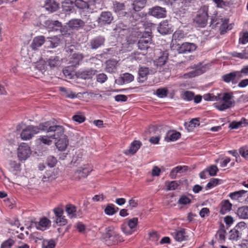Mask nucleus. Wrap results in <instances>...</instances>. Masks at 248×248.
Wrapping results in <instances>:
<instances>
[{
    "label": "nucleus",
    "instance_id": "5",
    "mask_svg": "<svg viewBox=\"0 0 248 248\" xmlns=\"http://www.w3.org/2000/svg\"><path fill=\"white\" fill-rule=\"evenodd\" d=\"M138 224V218L133 217L128 220L127 223H124L121 226L122 232L126 235L132 234L135 231Z\"/></svg>",
    "mask_w": 248,
    "mask_h": 248
},
{
    "label": "nucleus",
    "instance_id": "42",
    "mask_svg": "<svg viewBox=\"0 0 248 248\" xmlns=\"http://www.w3.org/2000/svg\"><path fill=\"white\" fill-rule=\"evenodd\" d=\"M57 178L56 174L51 170H48L46 172L45 175L43 177V181L44 182L52 181Z\"/></svg>",
    "mask_w": 248,
    "mask_h": 248
},
{
    "label": "nucleus",
    "instance_id": "50",
    "mask_svg": "<svg viewBox=\"0 0 248 248\" xmlns=\"http://www.w3.org/2000/svg\"><path fill=\"white\" fill-rule=\"evenodd\" d=\"M237 71L240 79L244 77L248 76V64L243 65L240 70Z\"/></svg>",
    "mask_w": 248,
    "mask_h": 248
},
{
    "label": "nucleus",
    "instance_id": "55",
    "mask_svg": "<svg viewBox=\"0 0 248 248\" xmlns=\"http://www.w3.org/2000/svg\"><path fill=\"white\" fill-rule=\"evenodd\" d=\"M55 222L59 226H64L67 224V220L65 217L62 215L58 218H55Z\"/></svg>",
    "mask_w": 248,
    "mask_h": 248
},
{
    "label": "nucleus",
    "instance_id": "31",
    "mask_svg": "<svg viewBox=\"0 0 248 248\" xmlns=\"http://www.w3.org/2000/svg\"><path fill=\"white\" fill-rule=\"evenodd\" d=\"M232 204L230 202L229 200H224L221 203L220 213L222 215H224L229 212L232 209Z\"/></svg>",
    "mask_w": 248,
    "mask_h": 248
},
{
    "label": "nucleus",
    "instance_id": "25",
    "mask_svg": "<svg viewBox=\"0 0 248 248\" xmlns=\"http://www.w3.org/2000/svg\"><path fill=\"white\" fill-rule=\"evenodd\" d=\"M45 37L43 36H39L34 38L31 44V47L33 50L38 49L45 43Z\"/></svg>",
    "mask_w": 248,
    "mask_h": 248
},
{
    "label": "nucleus",
    "instance_id": "19",
    "mask_svg": "<svg viewBox=\"0 0 248 248\" xmlns=\"http://www.w3.org/2000/svg\"><path fill=\"white\" fill-rule=\"evenodd\" d=\"M171 234L175 240L178 242L184 241L187 238L185 229L182 228L173 230Z\"/></svg>",
    "mask_w": 248,
    "mask_h": 248
},
{
    "label": "nucleus",
    "instance_id": "28",
    "mask_svg": "<svg viewBox=\"0 0 248 248\" xmlns=\"http://www.w3.org/2000/svg\"><path fill=\"white\" fill-rule=\"evenodd\" d=\"M124 3L118 2H115L113 3V10L117 13L120 17L124 16L126 12H124Z\"/></svg>",
    "mask_w": 248,
    "mask_h": 248
},
{
    "label": "nucleus",
    "instance_id": "9",
    "mask_svg": "<svg viewBox=\"0 0 248 248\" xmlns=\"http://www.w3.org/2000/svg\"><path fill=\"white\" fill-rule=\"evenodd\" d=\"M228 20L225 19L217 17V16L212 17L211 18L210 26L212 28L220 26L221 33L225 31L227 29Z\"/></svg>",
    "mask_w": 248,
    "mask_h": 248
},
{
    "label": "nucleus",
    "instance_id": "20",
    "mask_svg": "<svg viewBox=\"0 0 248 248\" xmlns=\"http://www.w3.org/2000/svg\"><path fill=\"white\" fill-rule=\"evenodd\" d=\"M141 145V143L140 141L134 140L131 143L129 148L124 151V153L127 155H133L140 149Z\"/></svg>",
    "mask_w": 248,
    "mask_h": 248
},
{
    "label": "nucleus",
    "instance_id": "48",
    "mask_svg": "<svg viewBox=\"0 0 248 248\" xmlns=\"http://www.w3.org/2000/svg\"><path fill=\"white\" fill-rule=\"evenodd\" d=\"M149 74V69L147 67H141L139 70V78L140 79L141 78H143L142 80L143 81L144 79H145L146 77Z\"/></svg>",
    "mask_w": 248,
    "mask_h": 248
},
{
    "label": "nucleus",
    "instance_id": "2",
    "mask_svg": "<svg viewBox=\"0 0 248 248\" xmlns=\"http://www.w3.org/2000/svg\"><path fill=\"white\" fill-rule=\"evenodd\" d=\"M71 162L73 165L78 167L73 175L75 179L87 177L93 170L92 166L84 161L83 153L80 150L76 152Z\"/></svg>",
    "mask_w": 248,
    "mask_h": 248
},
{
    "label": "nucleus",
    "instance_id": "56",
    "mask_svg": "<svg viewBox=\"0 0 248 248\" xmlns=\"http://www.w3.org/2000/svg\"><path fill=\"white\" fill-rule=\"evenodd\" d=\"M122 75L125 83L131 82L133 81L134 79V76L128 73H124Z\"/></svg>",
    "mask_w": 248,
    "mask_h": 248
},
{
    "label": "nucleus",
    "instance_id": "11",
    "mask_svg": "<svg viewBox=\"0 0 248 248\" xmlns=\"http://www.w3.org/2000/svg\"><path fill=\"white\" fill-rule=\"evenodd\" d=\"M245 223L240 222L230 232V239L237 240L241 238L242 235V228H245Z\"/></svg>",
    "mask_w": 248,
    "mask_h": 248
},
{
    "label": "nucleus",
    "instance_id": "30",
    "mask_svg": "<svg viewBox=\"0 0 248 248\" xmlns=\"http://www.w3.org/2000/svg\"><path fill=\"white\" fill-rule=\"evenodd\" d=\"M118 62L115 60H108L106 62V71L107 72L112 73L117 70Z\"/></svg>",
    "mask_w": 248,
    "mask_h": 248
},
{
    "label": "nucleus",
    "instance_id": "63",
    "mask_svg": "<svg viewBox=\"0 0 248 248\" xmlns=\"http://www.w3.org/2000/svg\"><path fill=\"white\" fill-rule=\"evenodd\" d=\"M226 231L224 229H220L216 234V237L220 241H224L225 238Z\"/></svg>",
    "mask_w": 248,
    "mask_h": 248
},
{
    "label": "nucleus",
    "instance_id": "1",
    "mask_svg": "<svg viewBox=\"0 0 248 248\" xmlns=\"http://www.w3.org/2000/svg\"><path fill=\"white\" fill-rule=\"evenodd\" d=\"M232 93L221 92L217 95L213 93H207L203 96V98L207 101H216L214 107L220 111H224L234 106L235 101Z\"/></svg>",
    "mask_w": 248,
    "mask_h": 248
},
{
    "label": "nucleus",
    "instance_id": "12",
    "mask_svg": "<svg viewBox=\"0 0 248 248\" xmlns=\"http://www.w3.org/2000/svg\"><path fill=\"white\" fill-rule=\"evenodd\" d=\"M57 136L59 135L57 139H59L56 143V146L59 151H64L68 145V140L67 137L63 134V131L62 133L56 132Z\"/></svg>",
    "mask_w": 248,
    "mask_h": 248
},
{
    "label": "nucleus",
    "instance_id": "24",
    "mask_svg": "<svg viewBox=\"0 0 248 248\" xmlns=\"http://www.w3.org/2000/svg\"><path fill=\"white\" fill-rule=\"evenodd\" d=\"M45 7L47 11L53 13L59 8V4L54 0H46Z\"/></svg>",
    "mask_w": 248,
    "mask_h": 248
},
{
    "label": "nucleus",
    "instance_id": "27",
    "mask_svg": "<svg viewBox=\"0 0 248 248\" xmlns=\"http://www.w3.org/2000/svg\"><path fill=\"white\" fill-rule=\"evenodd\" d=\"M105 38L102 36H98L91 41V46L92 49H97L103 45Z\"/></svg>",
    "mask_w": 248,
    "mask_h": 248
},
{
    "label": "nucleus",
    "instance_id": "43",
    "mask_svg": "<svg viewBox=\"0 0 248 248\" xmlns=\"http://www.w3.org/2000/svg\"><path fill=\"white\" fill-rule=\"evenodd\" d=\"M168 53L164 52L163 54L161 56L159 57V58L156 60V64L159 66H161L164 65L168 60Z\"/></svg>",
    "mask_w": 248,
    "mask_h": 248
},
{
    "label": "nucleus",
    "instance_id": "61",
    "mask_svg": "<svg viewBox=\"0 0 248 248\" xmlns=\"http://www.w3.org/2000/svg\"><path fill=\"white\" fill-rule=\"evenodd\" d=\"M239 153L243 157L248 159V145L240 148Z\"/></svg>",
    "mask_w": 248,
    "mask_h": 248
},
{
    "label": "nucleus",
    "instance_id": "10",
    "mask_svg": "<svg viewBox=\"0 0 248 248\" xmlns=\"http://www.w3.org/2000/svg\"><path fill=\"white\" fill-rule=\"evenodd\" d=\"M151 40V33L149 32H144L138 42V46L139 49L141 50L147 49Z\"/></svg>",
    "mask_w": 248,
    "mask_h": 248
},
{
    "label": "nucleus",
    "instance_id": "34",
    "mask_svg": "<svg viewBox=\"0 0 248 248\" xmlns=\"http://www.w3.org/2000/svg\"><path fill=\"white\" fill-rule=\"evenodd\" d=\"M188 167L186 166H178L174 168L170 172V176L171 178H175L177 173H183L187 171Z\"/></svg>",
    "mask_w": 248,
    "mask_h": 248
},
{
    "label": "nucleus",
    "instance_id": "3",
    "mask_svg": "<svg viewBox=\"0 0 248 248\" xmlns=\"http://www.w3.org/2000/svg\"><path fill=\"white\" fill-rule=\"evenodd\" d=\"M208 7L203 6L198 11L194 22L200 27L204 28L206 26L208 17Z\"/></svg>",
    "mask_w": 248,
    "mask_h": 248
},
{
    "label": "nucleus",
    "instance_id": "59",
    "mask_svg": "<svg viewBox=\"0 0 248 248\" xmlns=\"http://www.w3.org/2000/svg\"><path fill=\"white\" fill-rule=\"evenodd\" d=\"M191 202L190 199L186 196L183 195L179 198L178 203L182 205H186L190 203Z\"/></svg>",
    "mask_w": 248,
    "mask_h": 248
},
{
    "label": "nucleus",
    "instance_id": "16",
    "mask_svg": "<svg viewBox=\"0 0 248 248\" xmlns=\"http://www.w3.org/2000/svg\"><path fill=\"white\" fill-rule=\"evenodd\" d=\"M197 48L196 45L192 43L185 42L183 43L178 48L179 53H191Z\"/></svg>",
    "mask_w": 248,
    "mask_h": 248
},
{
    "label": "nucleus",
    "instance_id": "54",
    "mask_svg": "<svg viewBox=\"0 0 248 248\" xmlns=\"http://www.w3.org/2000/svg\"><path fill=\"white\" fill-rule=\"evenodd\" d=\"M219 181V180L217 178H212L211 179L206 185V189H211L217 186L218 184Z\"/></svg>",
    "mask_w": 248,
    "mask_h": 248
},
{
    "label": "nucleus",
    "instance_id": "62",
    "mask_svg": "<svg viewBox=\"0 0 248 248\" xmlns=\"http://www.w3.org/2000/svg\"><path fill=\"white\" fill-rule=\"evenodd\" d=\"M46 25L50 26V28H53L54 27H60L62 26L61 23L57 20H47L46 22Z\"/></svg>",
    "mask_w": 248,
    "mask_h": 248
},
{
    "label": "nucleus",
    "instance_id": "47",
    "mask_svg": "<svg viewBox=\"0 0 248 248\" xmlns=\"http://www.w3.org/2000/svg\"><path fill=\"white\" fill-rule=\"evenodd\" d=\"M56 242L53 239L44 240L42 243V248H54Z\"/></svg>",
    "mask_w": 248,
    "mask_h": 248
},
{
    "label": "nucleus",
    "instance_id": "52",
    "mask_svg": "<svg viewBox=\"0 0 248 248\" xmlns=\"http://www.w3.org/2000/svg\"><path fill=\"white\" fill-rule=\"evenodd\" d=\"M165 185L167 187V189L168 190H173L176 189L178 186L179 185L178 183L175 181L171 182H166Z\"/></svg>",
    "mask_w": 248,
    "mask_h": 248
},
{
    "label": "nucleus",
    "instance_id": "53",
    "mask_svg": "<svg viewBox=\"0 0 248 248\" xmlns=\"http://www.w3.org/2000/svg\"><path fill=\"white\" fill-rule=\"evenodd\" d=\"M104 212L106 214L111 216L114 215L116 211L115 209V206L113 204H110L106 207Z\"/></svg>",
    "mask_w": 248,
    "mask_h": 248
},
{
    "label": "nucleus",
    "instance_id": "51",
    "mask_svg": "<svg viewBox=\"0 0 248 248\" xmlns=\"http://www.w3.org/2000/svg\"><path fill=\"white\" fill-rule=\"evenodd\" d=\"M168 93V90L165 88L158 89L156 91V95L160 98H164L166 97Z\"/></svg>",
    "mask_w": 248,
    "mask_h": 248
},
{
    "label": "nucleus",
    "instance_id": "4",
    "mask_svg": "<svg viewBox=\"0 0 248 248\" xmlns=\"http://www.w3.org/2000/svg\"><path fill=\"white\" fill-rule=\"evenodd\" d=\"M103 238L108 245L115 244L120 238V235L115 231L112 226H108L105 229Z\"/></svg>",
    "mask_w": 248,
    "mask_h": 248
},
{
    "label": "nucleus",
    "instance_id": "7",
    "mask_svg": "<svg viewBox=\"0 0 248 248\" xmlns=\"http://www.w3.org/2000/svg\"><path fill=\"white\" fill-rule=\"evenodd\" d=\"M35 126L38 129V133L40 130L47 131V132H58V133H62L63 131L62 126L60 125L50 126L48 122L41 123L39 125Z\"/></svg>",
    "mask_w": 248,
    "mask_h": 248
},
{
    "label": "nucleus",
    "instance_id": "22",
    "mask_svg": "<svg viewBox=\"0 0 248 248\" xmlns=\"http://www.w3.org/2000/svg\"><path fill=\"white\" fill-rule=\"evenodd\" d=\"M95 73L96 70L90 68L79 71L78 73V76L80 78L87 79L92 78Z\"/></svg>",
    "mask_w": 248,
    "mask_h": 248
},
{
    "label": "nucleus",
    "instance_id": "41",
    "mask_svg": "<svg viewBox=\"0 0 248 248\" xmlns=\"http://www.w3.org/2000/svg\"><path fill=\"white\" fill-rule=\"evenodd\" d=\"M246 120L243 118L240 121H233L229 124V127L232 129H236L240 128L243 124L246 123Z\"/></svg>",
    "mask_w": 248,
    "mask_h": 248
},
{
    "label": "nucleus",
    "instance_id": "40",
    "mask_svg": "<svg viewBox=\"0 0 248 248\" xmlns=\"http://www.w3.org/2000/svg\"><path fill=\"white\" fill-rule=\"evenodd\" d=\"M181 135V133L179 132H170L168 134L167 137L165 139L168 142L174 141L180 139Z\"/></svg>",
    "mask_w": 248,
    "mask_h": 248
},
{
    "label": "nucleus",
    "instance_id": "37",
    "mask_svg": "<svg viewBox=\"0 0 248 248\" xmlns=\"http://www.w3.org/2000/svg\"><path fill=\"white\" fill-rule=\"evenodd\" d=\"M237 214L241 218H248V206H242L239 208L237 210Z\"/></svg>",
    "mask_w": 248,
    "mask_h": 248
},
{
    "label": "nucleus",
    "instance_id": "46",
    "mask_svg": "<svg viewBox=\"0 0 248 248\" xmlns=\"http://www.w3.org/2000/svg\"><path fill=\"white\" fill-rule=\"evenodd\" d=\"M60 91L62 93L63 95L70 98H74L76 95L70 90H67L64 87H60Z\"/></svg>",
    "mask_w": 248,
    "mask_h": 248
},
{
    "label": "nucleus",
    "instance_id": "49",
    "mask_svg": "<svg viewBox=\"0 0 248 248\" xmlns=\"http://www.w3.org/2000/svg\"><path fill=\"white\" fill-rule=\"evenodd\" d=\"M186 36V34L184 31L182 30H177L173 34L172 38L175 40H180L184 38Z\"/></svg>",
    "mask_w": 248,
    "mask_h": 248
},
{
    "label": "nucleus",
    "instance_id": "26",
    "mask_svg": "<svg viewBox=\"0 0 248 248\" xmlns=\"http://www.w3.org/2000/svg\"><path fill=\"white\" fill-rule=\"evenodd\" d=\"M61 60L58 56L51 57L47 60L46 63L50 68H54L61 65Z\"/></svg>",
    "mask_w": 248,
    "mask_h": 248
},
{
    "label": "nucleus",
    "instance_id": "14",
    "mask_svg": "<svg viewBox=\"0 0 248 248\" xmlns=\"http://www.w3.org/2000/svg\"><path fill=\"white\" fill-rule=\"evenodd\" d=\"M59 135L57 136L56 133H54L53 134L39 136L36 141L38 143L49 146L52 143V140L57 139Z\"/></svg>",
    "mask_w": 248,
    "mask_h": 248
},
{
    "label": "nucleus",
    "instance_id": "13",
    "mask_svg": "<svg viewBox=\"0 0 248 248\" xmlns=\"http://www.w3.org/2000/svg\"><path fill=\"white\" fill-rule=\"evenodd\" d=\"M113 20V16L111 12H102L98 18V22L101 25L110 24Z\"/></svg>",
    "mask_w": 248,
    "mask_h": 248
},
{
    "label": "nucleus",
    "instance_id": "15",
    "mask_svg": "<svg viewBox=\"0 0 248 248\" xmlns=\"http://www.w3.org/2000/svg\"><path fill=\"white\" fill-rule=\"evenodd\" d=\"M158 31L161 34L171 33L173 31L172 27L167 20L162 21L157 27Z\"/></svg>",
    "mask_w": 248,
    "mask_h": 248
},
{
    "label": "nucleus",
    "instance_id": "33",
    "mask_svg": "<svg viewBox=\"0 0 248 248\" xmlns=\"http://www.w3.org/2000/svg\"><path fill=\"white\" fill-rule=\"evenodd\" d=\"M200 125V121L198 119L194 118L188 123H185V126L189 132L192 131L196 127Z\"/></svg>",
    "mask_w": 248,
    "mask_h": 248
},
{
    "label": "nucleus",
    "instance_id": "29",
    "mask_svg": "<svg viewBox=\"0 0 248 248\" xmlns=\"http://www.w3.org/2000/svg\"><path fill=\"white\" fill-rule=\"evenodd\" d=\"M65 211L68 217L75 218L78 217L77 213L76 207L72 204H67L65 207Z\"/></svg>",
    "mask_w": 248,
    "mask_h": 248
},
{
    "label": "nucleus",
    "instance_id": "64",
    "mask_svg": "<svg viewBox=\"0 0 248 248\" xmlns=\"http://www.w3.org/2000/svg\"><path fill=\"white\" fill-rule=\"evenodd\" d=\"M72 119L74 121L79 124L84 122L85 120V117L81 114L75 115L73 116Z\"/></svg>",
    "mask_w": 248,
    "mask_h": 248
},
{
    "label": "nucleus",
    "instance_id": "38",
    "mask_svg": "<svg viewBox=\"0 0 248 248\" xmlns=\"http://www.w3.org/2000/svg\"><path fill=\"white\" fill-rule=\"evenodd\" d=\"M180 96L184 100L190 101L193 100L194 93L191 91H183L181 93Z\"/></svg>",
    "mask_w": 248,
    "mask_h": 248
},
{
    "label": "nucleus",
    "instance_id": "17",
    "mask_svg": "<svg viewBox=\"0 0 248 248\" xmlns=\"http://www.w3.org/2000/svg\"><path fill=\"white\" fill-rule=\"evenodd\" d=\"M149 14L156 18H164L166 16V10L165 8L155 6L149 9Z\"/></svg>",
    "mask_w": 248,
    "mask_h": 248
},
{
    "label": "nucleus",
    "instance_id": "18",
    "mask_svg": "<svg viewBox=\"0 0 248 248\" xmlns=\"http://www.w3.org/2000/svg\"><path fill=\"white\" fill-rule=\"evenodd\" d=\"M222 80L227 83L232 82V84H235L237 82V80L240 78L237 71H234L232 72L225 74L221 77Z\"/></svg>",
    "mask_w": 248,
    "mask_h": 248
},
{
    "label": "nucleus",
    "instance_id": "6",
    "mask_svg": "<svg viewBox=\"0 0 248 248\" xmlns=\"http://www.w3.org/2000/svg\"><path fill=\"white\" fill-rule=\"evenodd\" d=\"M31 154L30 147L26 143L20 144L17 149V157L20 161L26 160Z\"/></svg>",
    "mask_w": 248,
    "mask_h": 248
},
{
    "label": "nucleus",
    "instance_id": "57",
    "mask_svg": "<svg viewBox=\"0 0 248 248\" xmlns=\"http://www.w3.org/2000/svg\"><path fill=\"white\" fill-rule=\"evenodd\" d=\"M209 175L211 176H215L218 171V168L216 165H212L206 169Z\"/></svg>",
    "mask_w": 248,
    "mask_h": 248
},
{
    "label": "nucleus",
    "instance_id": "58",
    "mask_svg": "<svg viewBox=\"0 0 248 248\" xmlns=\"http://www.w3.org/2000/svg\"><path fill=\"white\" fill-rule=\"evenodd\" d=\"M53 213H54L55 218H58L63 215V210L61 206H58L53 209Z\"/></svg>",
    "mask_w": 248,
    "mask_h": 248
},
{
    "label": "nucleus",
    "instance_id": "8",
    "mask_svg": "<svg viewBox=\"0 0 248 248\" xmlns=\"http://www.w3.org/2000/svg\"><path fill=\"white\" fill-rule=\"evenodd\" d=\"M38 133V128L33 125H28L23 129L20 134L22 140H28L31 139L35 135Z\"/></svg>",
    "mask_w": 248,
    "mask_h": 248
},
{
    "label": "nucleus",
    "instance_id": "45",
    "mask_svg": "<svg viewBox=\"0 0 248 248\" xmlns=\"http://www.w3.org/2000/svg\"><path fill=\"white\" fill-rule=\"evenodd\" d=\"M231 55L233 57L240 59H248V53H247L245 49H244L241 52L233 51L231 53Z\"/></svg>",
    "mask_w": 248,
    "mask_h": 248
},
{
    "label": "nucleus",
    "instance_id": "44",
    "mask_svg": "<svg viewBox=\"0 0 248 248\" xmlns=\"http://www.w3.org/2000/svg\"><path fill=\"white\" fill-rule=\"evenodd\" d=\"M204 71L201 69L194 70L188 73L185 74L184 76L185 78H191L202 74Z\"/></svg>",
    "mask_w": 248,
    "mask_h": 248
},
{
    "label": "nucleus",
    "instance_id": "39",
    "mask_svg": "<svg viewBox=\"0 0 248 248\" xmlns=\"http://www.w3.org/2000/svg\"><path fill=\"white\" fill-rule=\"evenodd\" d=\"M146 0H134L133 3V9L136 11H139L144 7Z\"/></svg>",
    "mask_w": 248,
    "mask_h": 248
},
{
    "label": "nucleus",
    "instance_id": "32",
    "mask_svg": "<svg viewBox=\"0 0 248 248\" xmlns=\"http://www.w3.org/2000/svg\"><path fill=\"white\" fill-rule=\"evenodd\" d=\"M50 223V220L44 217L40 219V220L36 224V228L38 230L44 231L49 226Z\"/></svg>",
    "mask_w": 248,
    "mask_h": 248
},
{
    "label": "nucleus",
    "instance_id": "23",
    "mask_svg": "<svg viewBox=\"0 0 248 248\" xmlns=\"http://www.w3.org/2000/svg\"><path fill=\"white\" fill-rule=\"evenodd\" d=\"M74 4L76 6L81 9H88L93 4L92 0H75Z\"/></svg>",
    "mask_w": 248,
    "mask_h": 248
},
{
    "label": "nucleus",
    "instance_id": "36",
    "mask_svg": "<svg viewBox=\"0 0 248 248\" xmlns=\"http://www.w3.org/2000/svg\"><path fill=\"white\" fill-rule=\"evenodd\" d=\"M83 58V56L80 53H74L71 58L70 63L73 66L79 65Z\"/></svg>",
    "mask_w": 248,
    "mask_h": 248
},
{
    "label": "nucleus",
    "instance_id": "60",
    "mask_svg": "<svg viewBox=\"0 0 248 248\" xmlns=\"http://www.w3.org/2000/svg\"><path fill=\"white\" fill-rule=\"evenodd\" d=\"M57 160L56 158L53 156L48 157L46 161L47 164L50 168L54 167L57 164Z\"/></svg>",
    "mask_w": 248,
    "mask_h": 248
},
{
    "label": "nucleus",
    "instance_id": "21",
    "mask_svg": "<svg viewBox=\"0 0 248 248\" xmlns=\"http://www.w3.org/2000/svg\"><path fill=\"white\" fill-rule=\"evenodd\" d=\"M84 22L80 19L74 18L69 21L67 23V26L71 30H78L84 27Z\"/></svg>",
    "mask_w": 248,
    "mask_h": 248
},
{
    "label": "nucleus",
    "instance_id": "35",
    "mask_svg": "<svg viewBox=\"0 0 248 248\" xmlns=\"http://www.w3.org/2000/svg\"><path fill=\"white\" fill-rule=\"evenodd\" d=\"M247 193V191L241 190L230 193L229 197L232 200L238 201L241 199Z\"/></svg>",
    "mask_w": 248,
    "mask_h": 248
}]
</instances>
